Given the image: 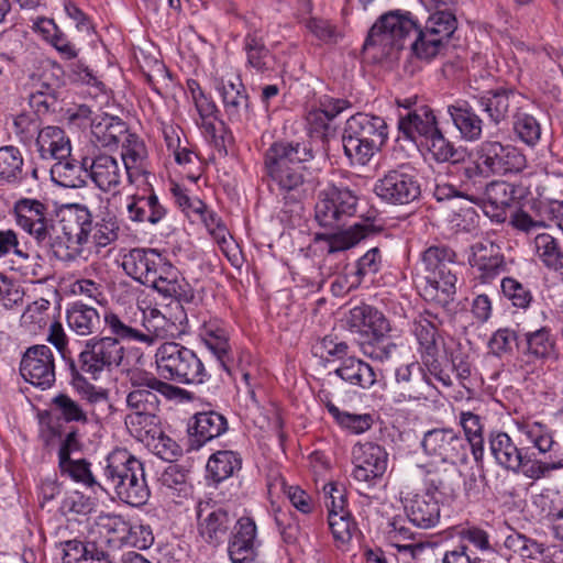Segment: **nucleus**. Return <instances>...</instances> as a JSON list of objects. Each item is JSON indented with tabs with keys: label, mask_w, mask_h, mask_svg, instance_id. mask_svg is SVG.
I'll use <instances>...</instances> for the list:
<instances>
[{
	"label": "nucleus",
	"mask_w": 563,
	"mask_h": 563,
	"mask_svg": "<svg viewBox=\"0 0 563 563\" xmlns=\"http://www.w3.org/2000/svg\"><path fill=\"white\" fill-rule=\"evenodd\" d=\"M97 540L81 542L79 540H69L65 542L63 563H85L93 552L92 548L98 547Z\"/></svg>",
	"instance_id": "obj_64"
},
{
	"label": "nucleus",
	"mask_w": 563,
	"mask_h": 563,
	"mask_svg": "<svg viewBox=\"0 0 563 563\" xmlns=\"http://www.w3.org/2000/svg\"><path fill=\"white\" fill-rule=\"evenodd\" d=\"M519 430L542 454L554 452L559 445L553 439L552 431L541 422L521 424Z\"/></svg>",
	"instance_id": "obj_55"
},
{
	"label": "nucleus",
	"mask_w": 563,
	"mask_h": 563,
	"mask_svg": "<svg viewBox=\"0 0 563 563\" xmlns=\"http://www.w3.org/2000/svg\"><path fill=\"white\" fill-rule=\"evenodd\" d=\"M314 158L307 142L277 141L264 154V169L269 189L285 206H299L314 189L307 163Z\"/></svg>",
	"instance_id": "obj_1"
},
{
	"label": "nucleus",
	"mask_w": 563,
	"mask_h": 563,
	"mask_svg": "<svg viewBox=\"0 0 563 563\" xmlns=\"http://www.w3.org/2000/svg\"><path fill=\"white\" fill-rule=\"evenodd\" d=\"M457 472L454 467L429 468L424 477V493L438 496L439 499L449 500L456 493Z\"/></svg>",
	"instance_id": "obj_44"
},
{
	"label": "nucleus",
	"mask_w": 563,
	"mask_h": 563,
	"mask_svg": "<svg viewBox=\"0 0 563 563\" xmlns=\"http://www.w3.org/2000/svg\"><path fill=\"white\" fill-rule=\"evenodd\" d=\"M429 151L437 162H459L461 153L438 128L427 140Z\"/></svg>",
	"instance_id": "obj_61"
},
{
	"label": "nucleus",
	"mask_w": 563,
	"mask_h": 563,
	"mask_svg": "<svg viewBox=\"0 0 563 563\" xmlns=\"http://www.w3.org/2000/svg\"><path fill=\"white\" fill-rule=\"evenodd\" d=\"M130 530V522L121 516L110 515L101 517L97 525V533L101 537L98 543L121 547L123 545L124 537L128 536Z\"/></svg>",
	"instance_id": "obj_49"
},
{
	"label": "nucleus",
	"mask_w": 563,
	"mask_h": 563,
	"mask_svg": "<svg viewBox=\"0 0 563 563\" xmlns=\"http://www.w3.org/2000/svg\"><path fill=\"white\" fill-rule=\"evenodd\" d=\"M228 429V421L219 412L216 411H205L198 412L195 416V424L190 430L194 445L199 448L203 445L206 442L220 437Z\"/></svg>",
	"instance_id": "obj_42"
},
{
	"label": "nucleus",
	"mask_w": 563,
	"mask_h": 563,
	"mask_svg": "<svg viewBox=\"0 0 563 563\" xmlns=\"http://www.w3.org/2000/svg\"><path fill=\"white\" fill-rule=\"evenodd\" d=\"M60 473L63 475H68L71 479L82 483L88 487H92L97 485V481L95 479L91 471L90 464L86 460H66L63 462H58ZM100 483H98L99 485Z\"/></svg>",
	"instance_id": "obj_63"
},
{
	"label": "nucleus",
	"mask_w": 563,
	"mask_h": 563,
	"mask_svg": "<svg viewBox=\"0 0 563 563\" xmlns=\"http://www.w3.org/2000/svg\"><path fill=\"white\" fill-rule=\"evenodd\" d=\"M387 137V124L383 118L358 112L345 122L342 133L344 154L352 165L364 166Z\"/></svg>",
	"instance_id": "obj_6"
},
{
	"label": "nucleus",
	"mask_w": 563,
	"mask_h": 563,
	"mask_svg": "<svg viewBox=\"0 0 563 563\" xmlns=\"http://www.w3.org/2000/svg\"><path fill=\"white\" fill-rule=\"evenodd\" d=\"M119 224L112 214H106L98 221H93L90 242L96 246L104 247L118 239Z\"/></svg>",
	"instance_id": "obj_59"
},
{
	"label": "nucleus",
	"mask_w": 563,
	"mask_h": 563,
	"mask_svg": "<svg viewBox=\"0 0 563 563\" xmlns=\"http://www.w3.org/2000/svg\"><path fill=\"white\" fill-rule=\"evenodd\" d=\"M457 27L455 15L449 11L432 13L423 27L417 25L410 46L415 56L421 60H431L438 56Z\"/></svg>",
	"instance_id": "obj_13"
},
{
	"label": "nucleus",
	"mask_w": 563,
	"mask_h": 563,
	"mask_svg": "<svg viewBox=\"0 0 563 563\" xmlns=\"http://www.w3.org/2000/svg\"><path fill=\"white\" fill-rule=\"evenodd\" d=\"M104 324L109 330V336H112L119 343L135 341L151 345L154 342L153 333L148 327L144 322L139 324L136 320L128 316L106 313Z\"/></svg>",
	"instance_id": "obj_33"
},
{
	"label": "nucleus",
	"mask_w": 563,
	"mask_h": 563,
	"mask_svg": "<svg viewBox=\"0 0 563 563\" xmlns=\"http://www.w3.org/2000/svg\"><path fill=\"white\" fill-rule=\"evenodd\" d=\"M505 547L523 559H540L547 551L543 543L527 538L520 533H512L505 540Z\"/></svg>",
	"instance_id": "obj_57"
},
{
	"label": "nucleus",
	"mask_w": 563,
	"mask_h": 563,
	"mask_svg": "<svg viewBox=\"0 0 563 563\" xmlns=\"http://www.w3.org/2000/svg\"><path fill=\"white\" fill-rule=\"evenodd\" d=\"M533 249L537 257L549 269L552 268L563 251L556 239L548 233H540L534 238Z\"/></svg>",
	"instance_id": "obj_62"
},
{
	"label": "nucleus",
	"mask_w": 563,
	"mask_h": 563,
	"mask_svg": "<svg viewBox=\"0 0 563 563\" xmlns=\"http://www.w3.org/2000/svg\"><path fill=\"white\" fill-rule=\"evenodd\" d=\"M228 552L232 563H251L256 552V525L249 517L236 519L229 540Z\"/></svg>",
	"instance_id": "obj_27"
},
{
	"label": "nucleus",
	"mask_w": 563,
	"mask_h": 563,
	"mask_svg": "<svg viewBox=\"0 0 563 563\" xmlns=\"http://www.w3.org/2000/svg\"><path fill=\"white\" fill-rule=\"evenodd\" d=\"M67 323L76 334L90 335L101 328V318L96 308L76 302L67 310Z\"/></svg>",
	"instance_id": "obj_45"
},
{
	"label": "nucleus",
	"mask_w": 563,
	"mask_h": 563,
	"mask_svg": "<svg viewBox=\"0 0 563 563\" xmlns=\"http://www.w3.org/2000/svg\"><path fill=\"white\" fill-rule=\"evenodd\" d=\"M374 231V224L366 219L363 222H356L349 229L341 230L333 234H317L316 241H324L327 243V252L333 254L355 246Z\"/></svg>",
	"instance_id": "obj_35"
},
{
	"label": "nucleus",
	"mask_w": 563,
	"mask_h": 563,
	"mask_svg": "<svg viewBox=\"0 0 563 563\" xmlns=\"http://www.w3.org/2000/svg\"><path fill=\"white\" fill-rule=\"evenodd\" d=\"M349 322L353 328L364 329L368 336L367 341L360 343L365 356L383 362L398 352L399 346L386 340V334L390 331L389 321L376 308L368 305L354 307L350 310Z\"/></svg>",
	"instance_id": "obj_10"
},
{
	"label": "nucleus",
	"mask_w": 563,
	"mask_h": 563,
	"mask_svg": "<svg viewBox=\"0 0 563 563\" xmlns=\"http://www.w3.org/2000/svg\"><path fill=\"white\" fill-rule=\"evenodd\" d=\"M106 462L99 486L104 490H113L121 501L130 506L145 505L150 498V488L143 463L124 449L112 451Z\"/></svg>",
	"instance_id": "obj_4"
},
{
	"label": "nucleus",
	"mask_w": 563,
	"mask_h": 563,
	"mask_svg": "<svg viewBox=\"0 0 563 563\" xmlns=\"http://www.w3.org/2000/svg\"><path fill=\"white\" fill-rule=\"evenodd\" d=\"M526 167L527 158L519 148L498 141H484L464 162L461 178L468 189H482L483 179L494 175L518 174Z\"/></svg>",
	"instance_id": "obj_2"
},
{
	"label": "nucleus",
	"mask_w": 563,
	"mask_h": 563,
	"mask_svg": "<svg viewBox=\"0 0 563 563\" xmlns=\"http://www.w3.org/2000/svg\"><path fill=\"white\" fill-rule=\"evenodd\" d=\"M398 128L407 139L416 141L417 137L427 140L439 126L433 110L428 106H418L399 113Z\"/></svg>",
	"instance_id": "obj_32"
},
{
	"label": "nucleus",
	"mask_w": 563,
	"mask_h": 563,
	"mask_svg": "<svg viewBox=\"0 0 563 563\" xmlns=\"http://www.w3.org/2000/svg\"><path fill=\"white\" fill-rule=\"evenodd\" d=\"M470 263L477 272L476 278L482 283L490 282L506 269L500 247L492 241L475 243Z\"/></svg>",
	"instance_id": "obj_29"
},
{
	"label": "nucleus",
	"mask_w": 563,
	"mask_h": 563,
	"mask_svg": "<svg viewBox=\"0 0 563 563\" xmlns=\"http://www.w3.org/2000/svg\"><path fill=\"white\" fill-rule=\"evenodd\" d=\"M20 373L30 384L47 389L55 383V358L47 345L29 347L21 360Z\"/></svg>",
	"instance_id": "obj_20"
},
{
	"label": "nucleus",
	"mask_w": 563,
	"mask_h": 563,
	"mask_svg": "<svg viewBox=\"0 0 563 563\" xmlns=\"http://www.w3.org/2000/svg\"><path fill=\"white\" fill-rule=\"evenodd\" d=\"M395 376L400 388L399 394L395 397V402L400 404L427 398V390L432 383L420 363L410 362L400 365L397 367Z\"/></svg>",
	"instance_id": "obj_25"
},
{
	"label": "nucleus",
	"mask_w": 563,
	"mask_h": 563,
	"mask_svg": "<svg viewBox=\"0 0 563 563\" xmlns=\"http://www.w3.org/2000/svg\"><path fill=\"white\" fill-rule=\"evenodd\" d=\"M71 384L75 390L85 400L80 404L67 394H59L52 399V406L57 417L67 423H89L92 419L101 420L112 410L107 390L89 383L70 362Z\"/></svg>",
	"instance_id": "obj_5"
},
{
	"label": "nucleus",
	"mask_w": 563,
	"mask_h": 563,
	"mask_svg": "<svg viewBox=\"0 0 563 563\" xmlns=\"http://www.w3.org/2000/svg\"><path fill=\"white\" fill-rule=\"evenodd\" d=\"M518 345L522 353L531 361L555 360L558 356L556 341L551 329L541 327L531 329L521 334Z\"/></svg>",
	"instance_id": "obj_31"
},
{
	"label": "nucleus",
	"mask_w": 563,
	"mask_h": 563,
	"mask_svg": "<svg viewBox=\"0 0 563 563\" xmlns=\"http://www.w3.org/2000/svg\"><path fill=\"white\" fill-rule=\"evenodd\" d=\"M52 180L66 188H80L86 185L88 166L73 158L58 159L49 169Z\"/></svg>",
	"instance_id": "obj_43"
},
{
	"label": "nucleus",
	"mask_w": 563,
	"mask_h": 563,
	"mask_svg": "<svg viewBox=\"0 0 563 563\" xmlns=\"http://www.w3.org/2000/svg\"><path fill=\"white\" fill-rule=\"evenodd\" d=\"M489 449L498 465L515 473L520 472L522 450L515 444L506 432H492L489 434Z\"/></svg>",
	"instance_id": "obj_37"
},
{
	"label": "nucleus",
	"mask_w": 563,
	"mask_h": 563,
	"mask_svg": "<svg viewBox=\"0 0 563 563\" xmlns=\"http://www.w3.org/2000/svg\"><path fill=\"white\" fill-rule=\"evenodd\" d=\"M60 224L67 240L66 252H63L66 255L64 260H71L90 242L93 217L86 206L73 205L63 216Z\"/></svg>",
	"instance_id": "obj_17"
},
{
	"label": "nucleus",
	"mask_w": 563,
	"mask_h": 563,
	"mask_svg": "<svg viewBox=\"0 0 563 563\" xmlns=\"http://www.w3.org/2000/svg\"><path fill=\"white\" fill-rule=\"evenodd\" d=\"M475 194L467 196L471 201L484 203L485 212L497 221L506 219V210L511 203L523 196V189L504 180H493L488 184L483 179V188L474 189Z\"/></svg>",
	"instance_id": "obj_19"
},
{
	"label": "nucleus",
	"mask_w": 563,
	"mask_h": 563,
	"mask_svg": "<svg viewBox=\"0 0 563 563\" xmlns=\"http://www.w3.org/2000/svg\"><path fill=\"white\" fill-rule=\"evenodd\" d=\"M223 109L231 123L245 124L251 119L250 100L246 89L239 77L234 80L220 78L216 80Z\"/></svg>",
	"instance_id": "obj_24"
},
{
	"label": "nucleus",
	"mask_w": 563,
	"mask_h": 563,
	"mask_svg": "<svg viewBox=\"0 0 563 563\" xmlns=\"http://www.w3.org/2000/svg\"><path fill=\"white\" fill-rule=\"evenodd\" d=\"M164 260L165 257L154 249H132L123 256L122 268L134 280L150 286L152 277Z\"/></svg>",
	"instance_id": "obj_30"
},
{
	"label": "nucleus",
	"mask_w": 563,
	"mask_h": 563,
	"mask_svg": "<svg viewBox=\"0 0 563 563\" xmlns=\"http://www.w3.org/2000/svg\"><path fill=\"white\" fill-rule=\"evenodd\" d=\"M353 477L362 488L376 485L387 468V453L378 444L365 442L353 449Z\"/></svg>",
	"instance_id": "obj_18"
},
{
	"label": "nucleus",
	"mask_w": 563,
	"mask_h": 563,
	"mask_svg": "<svg viewBox=\"0 0 563 563\" xmlns=\"http://www.w3.org/2000/svg\"><path fill=\"white\" fill-rule=\"evenodd\" d=\"M84 165L88 166V177L100 190L112 191L121 184L123 168L113 155L92 150L84 156Z\"/></svg>",
	"instance_id": "obj_23"
},
{
	"label": "nucleus",
	"mask_w": 563,
	"mask_h": 563,
	"mask_svg": "<svg viewBox=\"0 0 563 563\" xmlns=\"http://www.w3.org/2000/svg\"><path fill=\"white\" fill-rule=\"evenodd\" d=\"M455 257V252L445 245L429 246L421 254L426 291L442 305L451 302L456 292Z\"/></svg>",
	"instance_id": "obj_9"
},
{
	"label": "nucleus",
	"mask_w": 563,
	"mask_h": 563,
	"mask_svg": "<svg viewBox=\"0 0 563 563\" xmlns=\"http://www.w3.org/2000/svg\"><path fill=\"white\" fill-rule=\"evenodd\" d=\"M134 437L151 448L163 460L173 461L180 454L179 445L164 433L161 420L156 423L155 432L154 429L146 427L141 430L140 435Z\"/></svg>",
	"instance_id": "obj_47"
},
{
	"label": "nucleus",
	"mask_w": 563,
	"mask_h": 563,
	"mask_svg": "<svg viewBox=\"0 0 563 563\" xmlns=\"http://www.w3.org/2000/svg\"><path fill=\"white\" fill-rule=\"evenodd\" d=\"M460 424L464 431L466 445H470L474 460L479 462L484 456V424L482 417L472 411H461Z\"/></svg>",
	"instance_id": "obj_48"
},
{
	"label": "nucleus",
	"mask_w": 563,
	"mask_h": 563,
	"mask_svg": "<svg viewBox=\"0 0 563 563\" xmlns=\"http://www.w3.org/2000/svg\"><path fill=\"white\" fill-rule=\"evenodd\" d=\"M358 199L347 188L321 190L314 206V219L324 228L339 229L357 211Z\"/></svg>",
	"instance_id": "obj_15"
},
{
	"label": "nucleus",
	"mask_w": 563,
	"mask_h": 563,
	"mask_svg": "<svg viewBox=\"0 0 563 563\" xmlns=\"http://www.w3.org/2000/svg\"><path fill=\"white\" fill-rule=\"evenodd\" d=\"M125 123L109 114L97 115L91 122V143L96 146L112 147L126 134Z\"/></svg>",
	"instance_id": "obj_38"
},
{
	"label": "nucleus",
	"mask_w": 563,
	"mask_h": 563,
	"mask_svg": "<svg viewBox=\"0 0 563 563\" xmlns=\"http://www.w3.org/2000/svg\"><path fill=\"white\" fill-rule=\"evenodd\" d=\"M36 147L43 159H65L71 152L70 141L59 126L42 128L36 137Z\"/></svg>",
	"instance_id": "obj_34"
},
{
	"label": "nucleus",
	"mask_w": 563,
	"mask_h": 563,
	"mask_svg": "<svg viewBox=\"0 0 563 563\" xmlns=\"http://www.w3.org/2000/svg\"><path fill=\"white\" fill-rule=\"evenodd\" d=\"M327 409L338 424L354 434H361L369 430L374 419L369 413H351L340 410L333 404H328Z\"/></svg>",
	"instance_id": "obj_52"
},
{
	"label": "nucleus",
	"mask_w": 563,
	"mask_h": 563,
	"mask_svg": "<svg viewBox=\"0 0 563 563\" xmlns=\"http://www.w3.org/2000/svg\"><path fill=\"white\" fill-rule=\"evenodd\" d=\"M128 218L132 222L151 224L158 223L165 216L166 209L155 194L148 196L132 195L126 199Z\"/></svg>",
	"instance_id": "obj_36"
},
{
	"label": "nucleus",
	"mask_w": 563,
	"mask_h": 563,
	"mask_svg": "<svg viewBox=\"0 0 563 563\" xmlns=\"http://www.w3.org/2000/svg\"><path fill=\"white\" fill-rule=\"evenodd\" d=\"M199 534L210 544L224 540L236 518L234 514L221 506L199 503L197 508Z\"/></svg>",
	"instance_id": "obj_22"
},
{
	"label": "nucleus",
	"mask_w": 563,
	"mask_h": 563,
	"mask_svg": "<svg viewBox=\"0 0 563 563\" xmlns=\"http://www.w3.org/2000/svg\"><path fill=\"white\" fill-rule=\"evenodd\" d=\"M512 125L517 137L528 146H534L540 141L542 134L541 125L525 109L514 113Z\"/></svg>",
	"instance_id": "obj_54"
},
{
	"label": "nucleus",
	"mask_w": 563,
	"mask_h": 563,
	"mask_svg": "<svg viewBox=\"0 0 563 563\" xmlns=\"http://www.w3.org/2000/svg\"><path fill=\"white\" fill-rule=\"evenodd\" d=\"M453 124L466 141H477L482 136L483 120L465 100H457L448 106Z\"/></svg>",
	"instance_id": "obj_39"
},
{
	"label": "nucleus",
	"mask_w": 563,
	"mask_h": 563,
	"mask_svg": "<svg viewBox=\"0 0 563 563\" xmlns=\"http://www.w3.org/2000/svg\"><path fill=\"white\" fill-rule=\"evenodd\" d=\"M432 317L427 312L415 321L413 333L419 342L422 353L433 357L437 354L438 331L435 324L428 318Z\"/></svg>",
	"instance_id": "obj_56"
},
{
	"label": "nucleus",
	"mask_w": 563,
	"mask_h": 563,
	"mask_svg": "<svg viewBox=\"0 0 563 563\" xmlns=\"http://www.w3.org/2000/svg\"><path fill=\"white\" fill-rule=\"evenodd\" d=\"M423 452L451 465L467 461V445L464 438L452 428H435L423 434Z\"/></svg>",
	"instance_id": "obj_16"
},
{
	"label": "nucleus",
	"mask_w": 563,
	"mask_h": 563,
	"mask_svg": "<svg viewBox=\"0 0 563 563\" xmlns=\"http://www.w3.org/2000/svg\"><path fill=\"white\" fill-rule=\"evenodd\" d=\"M374 192L388 205H410L421 196L419 173L410 164H400L376 180Z\"/></svg>",
	"instance_id": "obj_12"
},
{
	"label": "nucleus",
	"mask_w": 563,
	"mask_h": 563,
	"mask_svg": "<svg viewBox=\"0 0 563 563\" xmlns=\"http://www.w3.org/2000/svg\"><path fill=\"white\" fill-rule=\"evenodd\" d=\"M242 461L233 451H218L210 456L207 471L214 482H222L240 471Z\"/></svg>",
	"instance_id": "obj_50"
},
{
	"label": "nucleus",
	"mask_w": 563,
	"mask_h": 563,
	"mask_svg": "<svg viewBox=\"0 0 563 563\" xmlns=\"http://www.w3.org/2000/svg\"><path fill=\"white\" fill-rule=\"evenodd\" d=\"M417 25L418 22L410 12L389 11L371 27L364 49L374 51V58L389 57L404 47L405 41L417 31Z\"/></svg>",
	"instance_id": "obj_8"
},
{
	"label": "nucleus",
	"mask_w": 563,
	"mask_h": 563,
	"mask_svg": "<svg viewBox=\"0 0 563 563\" xmlns=\"http://www.w3.org/2000/svg\"><path fill=\"white\" fill-rule=\"evenodd\" d=\"M156 371L161 378L178 384H202L208 373L197 353L177 342H164L155 352Z\"/></svg>",
	"instance_id": "obj_7"
},
{
	"label": "nucleus",
	"mask_w": 563,
	"mask_h": 563,
	"mask_svg": "<svg viewBox=\"0 0 563 563\" xmlns=\"http://www.w3.org/2000/svg\"><path fill=\"white\" fill-rule=\"evenodd\" d=\"M334 373L345 383L363 389L371 388L377 379L374 368L355 356L345 357Z\"/></svg>",
	"instance_id": "obj_41"
},
{
	"label": "nucleus",
	"mask_w": 563,
	"mask_h": 563,
	"mask_svg": "<svg viewBox=\"0 0 563 563\" xmlns=\"http://www.w3.org/2000/svg\"><path fill=\"white\" fill-rule=\"evenodd\" d=\"M38 30L47 41L65 59H74L78 55L75 45L53 20L43 19L38 23Z\"/></svg>",
	"instance_id": "obj_51"
},
{
	"label": "nucleus",
	"mask_w": 563,
	"mask_h": 563,
	"mask_svg": "<svg viewBox=\"0 0 563 563\" xmlns=\"http://www.w3.org/2000/svg\"><path fill=\"white\" fill-rule=\"evenodd\" d=\"M563 468V454L555 455L551 461H541L522 455L521 473L529 479L539 481L548 477L551 472Z\"/></svg>",
	"instance_id": "obj_58"
},
{
	"label": "nucleus",
	"mask_w": 563,
	"mask_h": 563,
	"mask_svg": "<svg viewBox=\"0 0 563 563\" xmlns=\"http://www.w3.org/2000/svg\"><path fill=\"white\" fill-rule=\"evenodd\" d=\"M477 102L489 122L498 125L507 120L510 111L515 113L526 109L529 99L514 88L499 87L485 91L478 97Z\"/></svg>",
	"instance_id": "obj_21"
},
{
	"label": "nucleus",
	"mask_w": 563,
	"mask_h": 563,
	"mask_svg": "<svg viewBox=\"0 0 563 563\" xmlns=\"http://www.w3.org/2000/svg\"><path fill=\"white\" fill-rule=\"evenodd\" d=\"M24 158L21 151L12 145L0 147V185L18 186L26 180Z\"/></svg>",
	"instance_id": "obj_40"
},
{
	"label": "nucleus",
	"mask_w": 563,
	"mask_h": 563,
	"mask_svg": "<svg viewBox=\"0 0 563 563\" xmlns=\"http://www.w3.org/2000/svg\"><path fill=\"white\" fill-rule=\"evenodd\" d=\"M244 48L247 55V63L258 71L269 68V51L266 48L263 40L254 34H249L244 41Z\"/></svg>",
	"instance_id": "obj_60"
},
{
	"label": "nucleus",
	"mask_w": 563,
	"mask_h": 563,
	"mask_svg": "<svg viewBox=\"0 0 563 563\" xmlns=\"http://www.w3.org/2000/svg\"><path fill=\"white\" fill-rule=\"evenodd\" d=\"M124 355V346L112 336H95L86 341L79 353L77 369L80 374L86 373L97 379L102 372L119 367Z\"/></svg>",
	"instance_id": "obj_14"
},
{
	"label": "nucleus",
	"mask_w": 563,
	"mask_h": 563,
	"mask_svg": "<svg viewBox=\"0 0 563 563\" xmlns=\"http://www.w3.org/2000/svg\"><path fill=\"white\" fill-rule=\"evenodd\" d=\"M200 338L203 341L205 345L212 352V354L217 357L219 364L230 373L229 367V335L225 329L217 324L216 322H207L203 324Z\"/></svg>",
	"instance_id": "obj_46"
},
{
	"label": "nucleus",
	"mask_w": 563,
	"mask_h": 563,
	"mask_svg": "<svg viewBox=\"0 0 563 563\" xmlns=\"http://www.w3.org/2000/svg\"><path fill=\"white\" fill-rule=\"evenodd\" d=\"M440 503L438 496L420 492L408 494L404 498V508L408 519L418 528L430 529L440 521Z\"/></svg>",
	"instance_id": "obj_28"
},
{
	"label": "nucleus",
	"mask_w": 563,
	"mask_h": 563,
	"mask_svg": "<svg viewBox=\"0 0 563 563\" xmlns=\"http://www.w3.org/2000/svg\"><path fill=\"white\" fill-rule=\"evenodd\" d=\"M151 280L148 287L154 288L164 297L175 298L186 303L192 302L195 299L192 287L166 258Z\"/></svg>",
	"instance_id": "obj_26"
},
{
	"label": "nucleus",
	"mask_w": 563,
	"mask_h": 563,
	"mask_svg": "<svg viewBox=\"0 0 563 563\" xmlns=\"http://www.w3.org/2000/svg\"><path fill=\"white\" fill-rule=\"evenodd\" d=\"M14 214L18 225L27 232L42 247H49L59 258L63 255V244L54 239L55 225L48 219L47 207L40 200L22 198L14 203Z\"/></svg>",
	"instance_id": "obj_11"
},
{
	"label": "nucleus",
	"mask_w": 563,
	"mask_h": 563,
	"mask_svg": "<svg viewBox=\"0 0 563 563\" xmlns=\"http://www.w3.org/2000/svg\"><path fill=\"white\" fill-rule=\"evenodd\" d=\"M131 390L126 394L125 405L130 410L124 417V423L132 435H140L146 427L154 431L161 420L157 416L161 400L158 394L172 397L180 391L152 374L133 373L130 376Z\"/></svg>",
	"instance_id": "obj_3"
},
{
	"label": "nucleus",
	"mask_w": 563,
	"mask_h": 563,
	"mask_svg": "<svg viewBox=\"0 0 563 563\" xmlns=\"http://www.w3.org/2000/svg\"><path fill=\"white\" fill-rule=\"evenodd\" d=\"M147 152L142 140L135 134L128 133L124 135L122 142L121 158L125 174L132 183V168L137 167L145 158Z\"/></svg>",
	"instance_id": "obj_53"
}]
</instances>
